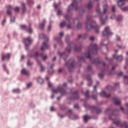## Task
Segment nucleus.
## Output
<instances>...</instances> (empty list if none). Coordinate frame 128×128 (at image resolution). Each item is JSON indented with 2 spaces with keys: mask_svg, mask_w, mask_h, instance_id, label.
I'll return each mask as SVG.
<instances>
[{
  "mask_svg": "<svg viewBox=\"0 0 128 128\" xmlns=\"http://www.w3.org/2000/svg\"><path fill=\"white\" fill-rule=\"evenodd\" d=\"M98 45L96 44H92L86 49V52L83 54L82 56H78V58L80 62H84L85 58H88L92 64H98L100 62V60L98 58L94 59L90 57V54H98Z\"/></svg>",
  "mask_w": 128,
  "mask_h": 128,
  "instance_id": "f257e3e1",
  "label": "nucleus"
},
{
  "mask_svg": "<svg viewBox=\"0 0 128 128\" xmlns=\"http://www.w3.org/2000/svg\"><path fill=\"white\" fill-rule=\"evenodd\" d=\"M86 30H90L92 28H94L96 32L98 34L100 31L98 28V25L94 21L92 20L90 17H88L87 20L86 22Z\"/></svg>",
  "mask_w": 128,
  "mask_h": 128,
  "instance_id": "f03ea898",
  "label": "nucleus"
},
{
  "mask_svg": "<svg viewBox=\"0 0 128 128\" xmlns=\"http://www.w3.org/2000/svg\"><path fill=\"white\" fill-rule=\"evenodd\" d=\"M104 4L105 5L103 6V12H100V9L99 8L96 9V12L99 14L102 24H106V20H108V16H106L105 18H102L106 12V10H108V4H106V2H104Z\"/></svg>",
  "mask_w": 128,
  "mask_h": 128,
  "instance_id": "7ed1b4c3",
  "label": "nucleus"
},
{
  "mask_svg": "<svg viewBox=\"0 0 128 128\" xmlns=\"http://www.w3.org/2000/svg\"><path fill=\"white\" fill-rule=\"evenodd\" d=\"M74 64H76V62H74V58H72L68 62L66 63V65L68 66L70 72H72V70H74Z\"/></svg>",
  "mask_w": 128,
  "mask_h": 128,
  "instance_id": "20e7f679",
  "label": "nucleus"
},
{
  "mask_svg": "<svg viewBox=\"0 0 128 128\" xmlns=\"http://www.w3.org/2000/svg\"><path fill=\"white\" fill-rule=\"evenodd\" d=\"M52 92L55 94L60 92L62 96L66 94V90H64L62 88L58 87L57 88H54L52 90Z\"/></svg>",
  "mask_w": 128,
  "mask_h": 128,
  "instance_id": "39448f33",
  "label": "nucleus"
},
{
  "mask_svg": "<svg viewBox=\"0 0 128 128\" xmlns=\"http://www.w3.org/2000/svg\"><path fill=\"white\" fill-rule=\"evenodd\" d=\"M34 56L36 60H38V58H40V56H41L43 60H48V56L44 55V54H40L38 52H36L34 53Z\"/></svg>",
  "mask_w": 128,
  "mask_h": 128,
  "instance_id": "423d86ee",
  "label": "nucleus"
},
{
  "mask_svg": "<svg viewBox=\"0 0 128 128\" xmlns=\"http://www.w3.org/2000/svg\"><path fill=\"white\" fill-rule=\"evenodd\" d=\"M74 8H76V10H78V2L76 0H74L72 3L69 6L68 8V12H70V10H72Z\"/></svg>",
  "mask_w": 128,
  "mask_h": 128,
  "instance_id": "0eeeda50",
  "label": "nucleus"
},
{
  "mask_svg": "<svg viewBox=\"0 0 128 128\" xmlns=\"http://www.w3.org/2000/svg\"><path fill=\"white\" fill-rule=\"evenodd\" d=\"M102 34L104 36H112V34H114V32L110 31V27L107 26L103 31Z\"/></svg>",
  "mask_w": 128,
  "mask_h": 128,
  "instance_id": "6e6552de",
  "label": "nucleus"
},
{
  "mask_svg": "<svg viewBox=\"0 0 128 128\" xmlns=\"http://www.w3.org/2000/svg\"><path fill=\"white\" fill-rule=\"evenodd\" d=\"M47 42H48V38L46 37L45 38V42L42 43L41 47V50H48L50 48V46L46 44Z\"/></svg>",
  "mask_w": 128,
  "mask_h": 128,
  "instance_id": "1a4fd4ad",
  "label": "nucleus"
},
{
  "mask_svg": "<svg viewBox=\"0 0 128 128\" xmlns=\"http://www.w3.org/2000/svg\"><path fill=\"white\" fill-rule=\"evenodd\" d=\"M72 110H70L68 111V112L66 113V114H70L69 116L70 118H71V120H78V118H79L78 116V115H74L72 114Z\"/></svg>",
  "mask_w": 128,
  "mask_h": 128,
  "instance_id": "9d476101",
  "label": "nucleus"
},
{
  "mask_svg": "<svg viewBox=\"0 0 128 128\" xmlns=\"http://www.w3.org/2000/svg\"><path fill=\"white\" fill-rule=\"evenodd\" d=\"M100 82H97V84L95 86H94V90L92 92L93 96H92L93 100H96L98 92H96V88H98V85L99 84Z\"/></svg>",
  "mask_w": 128,
  "mask_h": 128,
  "instance_id": "9b49d317",
  "label": "nucleus"
},
{
  "mask_svg": "<svg viewBox=\"0 0 128 128\" xmlns=\"http://www.w3.org/2000/svg\"><path fill=\"white\" fill-rule=\"evenodd\" d=\"M32 40L30 38L28 37L24 39V44H25V46L26 48H28L32 44Z\"/></svg>",
  "mask_w": 128,
  "mask_h": 128,
  "instance_id": "f8f14e48",
  "label": "nucleus"
},
{
  "mask_svg": "<svg viewBox=\"0 0 128 128\" xmlns=\"http://www.w3.org/2000/svg\"><path fill=\"white\" fill-rule=\"evenodd\" d=\"M114 58H115V60H116L118 62H122V59L124 58L122 57V55H117L116 54H114L113 55Z\"/></svg>",
  "mask_w": 128,
  "mask_h": 128,
  "instance_id": "ddd939ff",
  "label": "nucleus"
},
{
  "mask_svg": "<svg viewBox=\"0 0 128 128\" xmlns=\"http://www.w3.org/2000/svg\"><path fill=\"white\" fill-rule=\"evenodd\" d=\"M108 44H110V40H108V39L102 40L101 41L100 44L101 46H108Z\"/></svg>",
  "mask_w": 128,
  "mask_h": 128,
  "instance_id": "4468645a",
  "label": "nucleus"
},
{
  "mask_svg": "<svg viewBox=\"0 0 128 128\" xmlns=\"http://www.w3.org/2000/svg\"><path fill=\"white\" fill-rule=\"evenodd\" d=\"M91 110L94 112H96V114H100L102 112V110L94 106H92Z\"/></svg>",
  "mask_w": 128,
  "mask_h": 128,
  "instance_id": "2eb2a0df",
  "label": "nucleus"
},
{
  "mask_svg": "<svg viewBox=\"0 0 128 128\" xmlns=\"http://www.w3.org/2000/svg\"><path fill=\"white\" fill-rule=\"evenodd\" d=\"M10 58V54H7L2 56V60H8Z\"/></svg>",
  "mask_w": 128,
  "mask_h": 128,
  "instance_id": "dca6fc26",
  "label": "nucleus"
},
{
  "mask_svg": "<svg viewBox=\"0 0 128 128\" xmlns=\"http://www.w3.org/2000/svg\"><path fill=\"white\" fill-rule=\"evenodd\" d=\"M100 96H103L104 98H110V94H108L106 92L102 90L100 93Z\"/></svg>",
  "mask_w": 128,
  "mask_h": 128,
  "instance_id": "f3484780",
  "label": "nucleus"
},
{
  "mask_svg": "<svg viewBox=\"0 0 128 128\" xmlns=\"http://www.w3.org/2000/svg\"><path fill=\"white\" fill-rule=\"evenodd\" d=\"M126 4V0H119L118 2V6L122 8Z\"/></svg>",
  "mask_w": 128,
  "mask_h": 128,
  "instance_id": "a211bd4d",
  "label": "nucleus"
},
{
  "mask_svg": "<svg viewBox=\"0 0 128 128\" xmlns=\"http://www.w3.org/2000/svg\"><path fill=\"white\" fill-rule=\"evenodd\" d=\"M113 100L115 104H116V106H120V100H118L117 97L114 98Z\"/></svg>",
  "mask_w": 128,
  "mask_h": 128,
  "instance_id": "6ab92c4d",
  "label": "nucleus"
},
{
  "mask_svg": "<svg viewBox=\"0 0 128 128\" xmlns=\"http://www.w3.org/2000/svg\"><path fill=\"white\" fill-rule=\"evenodd\" d=\"M13 10L12 7L10 6H7V12L6 14H12V10Z\"/></svg>",
  "mask_w": 128,
  "mask_h": 128,
  "instance_id": "aec40b11",
  "label": "nucleus"
},
{
  "mask_svg": "<svg viewBox=\"0 0 128 128\" xmlns=\"http://www.w3.org/2000/svg\"><path fill=\"white\" fill-rule=\"evenodd\" d=\"M109 118L112 120H118V116L112 114L111 116H109Z\"/></svg>",
  "mask_w": 128,
  "mask_h": 128,
  "instance_id": "412c9836",
  "label": "nucleus"
},
{
  "mask_svg": "<svg viewBox=\"0 0 128 128\" xmlns=\"http://www.w3.org/2000/svg\"><path fill=\"white\" fill-rule=\"evenodd\" d=\"M46 24V20H44L43 22L40 24L39 28L40 30H44V25Z\"/></svg>",
  "mask_w": 128,
  "mask_h": 128,
  "instance_id": "4be33fe9",
  "label": "nucleus"
},
{
  "mask_svg": "<svg viewBox=\"0 0 128 128\" xmlns=\"http://www.w3.org/2000/svg\"><path fill=\"white\" fill-rule=\"evenodd\" d=\"M90 118V116H88V115H85L83 116V120L84 122H86Z\"/></svg>",
  "mask_w": 128,
  "mask_h": 128,
  "instance_id": "5701e85b",
  "label": "nucleus"
},
{
  "mask_svg": "<svg viewBox=\"0 0 128 128\" xmlns=\"http://www.w3.org/2000/svg\"><path fill=\"white\" fill-rule=\"evenodd\" d=\"M87 80H88V86H92V82L91 80L92 77L90 76H87Z\"/></svg>",
  "mask_w": 128,
  "mask_h": 128,
  "instance_id": "b1692460",
  "label": "nucleus"
},
{
  "mask_svg": "<svg viewBox=\"0 0 128 128\" xmlns=\"http://www.w3.org/2000/svg\"><path fill=\"white\" fill-rule=\"evenodd\" d=\"M74 50L75 52H80V50H82V46L76 45V46L74 47Z\"/></svg>",
  "mask_w": 128,
  "mask_h": 128,
  "instance_id": "393cba45",
  "label": "nucleus"
},
{
  "mask_svg": "<svg viewBox=\"0 0 128 128\" xmlns=\"http://www.w3.org/2000/svg\"><path fill=\"white\" fill-rule=\"evenodd\" d=\"M54 64H51L50 68L48 70V72L50 74L54 73V70L52 69V68H54Z\"/></svg>",
  "mask_w": 128,
  "mask_h": 128,
  "instance_id": "a878e982",
  "label": "nucleus"
},
{
  "mask_svg": "<svg viewBox=\"0 0 128 128\" xmlns=\"http://www.w3.org/2000/svg\"><path fill=\"white\" fill-rule=\"evenodd\" d=\"M22 74H25L26 76H30V73L26 69H23L22 70Z\"/></svg>",
  "mask_w": 128,
  "mask_h": 128,
  "instance_id": "bb28decb",
  "label": "nucleus"
},
{
  "mask_svg": "<svg viewBox=\"0 0 128 128\" xmlns=\"http://www.w3.org/2000/svg\"><path fill=\"white\" fill-rule=\"evenodd\" d=\"M71 50H72V44H70L67 46L66 48V52H70Z\"/></svg>",
  "mask_w": 128,
  "mask_h": 128,
  "instance_id": "cd10ccee",
  "label": "nucleus"
},
{
  "mask_svg": "<svg viewBox=\"0 0 128 128\" xmlns=\"http://www.w3.org/2000/svg\"><path fill=\"white\" fill-rule=\"evenodd\" d=\"M73 96L74 97V98H80V96H78V92H76L73 94Z\"/></svg>",
  "mask_w": 128,
  "mask_h": 128,
  "instance_id": "c85d7f7f",
  "label": "nucleus"
},
{
  "mask_svg": "<svg viewBox=\"0 0 128 128\" xmlns=\"http://www.w3.org/2000/svg\"><path fill=\"white\" fill-rule=\"evenodd\" d=\"M58 54L60 56V58H62L64 60V56H66V54L64 52L60 53V52H58Z\"/></svg>",
  "mask_w": 128,
  "mask_h": 128,
  "instance_id": "c756f323",
  "label": "nucleus"
},
{
  "mask_svg": "<svg viewBox=\"0 0 128 128\" xmlns=\"http://www.w3.org/2000/svg\"><path fill=\"white\" fill-rule=\"evenodd\" d=\"M124 82L125 84H128V76H124Z\"/></svg>",
  "mask_w": 128,
  "mask_h": 128,
  "instance_id": "7c9ffc66",
  "label": "nucleus"
},
{
  "mask_svg": "<svg viewBox=\"0 0 128 128\" xmlns=\"http://www.w3.org/2000/svg\"><path fill=\"white\" fill-rule=\"evenodd\" d=\"M38 82L39 84H43L44 83V80H42V78L40 77L38 78Z\"/></svg>",
  "mask_w": 128,
  "mask_h": 128,
  "instance_id": "2f4dec72",
  "label": "nucleus"
},
{
  "mask_svg": "<svg viewBox=\"0 0 128 128\" xmlns=\"http://www.w3.org/2000/svg\"><path fill=\"white\" fill-rule=\"evenodd\" d=\"M82 28V24L80 23V22H78V25H77V28L78 30H80V28Z\"/></svg>",
  "mask_w": 128,
  "mask_h": 128,
  "instance_id": "473e14b6",
  "label": "nucleus"
},
{
  "mask_svg": "<svg viewBox=\"0 0 128 128\" xmlns=\"http://www.w3.org/2000/svg\"><path fill=\"white\" fill-rule=\"evenodd\" d=\"M22 13L24 14V12H26V4L24 3H22Z\"/></svg>",
  "mask_w": 128,
  "mask_h": 128,
  "instance_id": "72a5a7b5",
  "label": "nucleus"
},
{
  "mask_svg": "<svg viewBox=\"0 0 128 128\" xmlns=\"http://www.w3.org/2000/svg\"><path fill=\"white\" fill-rule=\"evenodd\" d=\"M66 26V22H63L60 23V28H64V26Z\"/></svg>",
  "mask_w": 128,
  "mask_h": 128,
  "instance_id": "f704fd0d",
  "label": "nucleus"
},
{
  "mask_svg": "<svg viewBox=\"0 0 128 128\" xmlns=\"http://www.w3.org/2000/svg\"><path fill=\"white\" fill-rule=\"evenodd\" d=\"M12 92L14 94H19V92H20V89H14L12 90Z\"/></svg>",
  "mask_w": 128,
  "mask_h": 128,
  "instance_id": "c9c22d12",
  "label": "nucleus"
},
{
  "mask_svg": "<svg viewBox=\"0 0 128 128\" xmlns=\"http://www.w3.org/2000/svg\"><path fill=\"white\" fill-rule=\"evenodd\" d=\"M120 120H118L116 122H114L113 124H116V126H120Z\"/></svg>",
  "mask_w": 128,
  "mask_h": 128,
  "instance_id": "e433bc0d",
  "label": "nucleus"
},
{
  "mask_svg": "<svg viewBox=\"0 0 128 128\" xmlns=\"http://www.w3.org/2000/svg\"><path fill=\"white\" fill-rule=\"evenodd\" d=\"M90 91L88 90L85 93H84L86 98H90V95H88Z\"/></svg>",
  "mask_w": 128,
  "mask_h": 128,
  "instance_id": "4c0bfd02",
  "label": "nucleus"
},
{
  "mask_svg": "<svg viewBox=\"0 0 128 128\" xmlns=\"http://www.w3.org/2000/svg\"><path fill=\"white\" fill-rule=\"evenodd\" d=\"M54 40H57V42H60V44H62V37H60L59 38L56 37Z\"/></svg>",
  "mask_w": 128,
  "mask_h": 128,
  "instance_id": "58836bf2",
  "label": "nucleus"
},
{
  "mask_svg": "<svg viewBox=\"0 0 128 128\" xmlns=\"http://www.w3.org/2000/svg\"><path fill=\"white\" fill-rule=\"evenodd\" d=\"M2 66H3V68H4V70H6V72L7 74H8V71L6 69V64H4Z\"/></svg>",
  "mask_w": 128,
  "mask_h": 128,
  "instance_id": "ea45409f",
  "label": "nucleus"
},
{
  "mask_svg": "<svg viewBox=\"0 0 128 128\" xmlns=\"http://www.w3.org/2000/svg\"><path fill=\"white\" fill-rule=\"evenodd\" d=\"M118 48H121V50H124L126 48V46H118L117 45Z\"/></svg>",
  "mask_w": 128,
  "mask_h": 128,
  "instance_id": "a19ab883",
  "label": "nucleus"
},
{
  "mask_svg": "<svg viewBox=\"0 0 128 128\" xmlns=\"http://www.w3.org/2000/svg\"><path fill=\"white\" fill-rule=\"evenodd\" d=\"M87 8H88V10H90V8H92V2H90L88 4Z\"/></svg>",
  "mask_w": 128,
  "mask_h": 128,
  "instance_id": "79ce46f5",
  "label": "nucleus"
},
{
  "mask_svg": "<svg viewBox=\"0 0 128 128\" xmlns=\"http://www.w3.org/2000/svg\"><path fill=\"white\" fill-rule=\"evenodd\" d=\"M122 20V16H119L118 18H117V20L118 22H120V20Z\"/></svg>",
  "mask_w": 128,
  "mask_h": 128,
  "instance_id": "37998d69",
  "label": "nucleus"
},
{
  "mask_svg": "<svg viewBox=\"0 0 128 128\" xmlns=\"http://www.w3.org/2000/svg\"><path fill=\"white\" fill-rule=\"evenodd\" d=\"M105 114H112V110L110 109H107L105 112Z\"/></svg>",
  "mask_w": 128,
  "mask_h": 128,
  "instance_id": "c03bdc74",
  "label": "nucleus"
},
{
  "mask_svg": "<svg viewBox=\"0 0 128 128\" xmlns=\"http://www.w3.org/2000/svg\"><path fill=\"white\" fill-rule=\"evenodd\" d=\"M14 12H20V8L19 7H16L14 8Z\"/></svg>",
  "mask_w": 128,
  "mask_h": 128,
  "instance_id": "a18cd8bd",
  "label": "nucleus"
},
{
  "mask_svg": "<svg viewBox=\"0 0 128 128\" xmlns=\"http://www.w3.org/2000/svg\"><path fill=\"white\" fill-rule=\"evenodd\" d=\"M20 28L22 30H24L26 29V25H21Z\"/></svg>",
  "mask_w": 128,
  "mask_h": 128,
  "instance_id": "49530a36",
  "label": "nucleus"
},
{
  "mask_svg": "<svg viewBox=\"0 0 128 128\" xmlns=\"http://www.w3.org/2000/svg\"><path fill=\"white\" fill-rule=\"evenodd\" d=\"M40 68H41V72L44 71V66L42 64H40Z\"/></svg>",
  "mask_w": 128,
  "mask_h": 128,
  "instance_id": "de8ad7c7",
  "label": "nucleus"
},
{
  "mask_svg": "<svg viewBox=\"0 0 128 128\" xmlns=\"http://www.w3.org/2000/svg\"><path fill=\"white\" fill-rule=\"evenodd\" d=\"M10 20L11 22H16V18L14 17H12Z\"/></svg>",
  "mask_w": 128,
  "mask_h": 128,
  "instance_id": "09e8293b",
  "label": "nucleus"
},
{
  "mask_svg": "<svg viewBox=\"0 0 128 128\" xmlns=\"http://www.w3.org/2000/svg\"><path fill=\"white\" fill-rule=\"evenodd\" d=\"M122 10H124V12H126V10H128V6H126V7H124V8H122Z\"/></svg>",
  "mask_w": 128,
  "mask_h": 128,
  "instance_id": "8fccbe9b",
  "label": "nucleus"
},
{
  "mask_svg": "<svg viewBox=\"0 0 128 128\" xmlns=\"http://www.w3.org/2000/svg\"><path fill=\"white\" fill-rule=\"evenodd\" d=\"M107 90H113V88L112 86H107Z\"/></svg>",
  "mask_w": 128,
  "mask_h": 128,
  "instance_id": "3c124183",
  "label": "nucleus"
},
{
  "mask_svg": "<svg viewBox=\"0 0 128 128\" xmlns=\"http://www.w3.org/2000/svg\"><path fill=\"white\" fill-rule=\"evenodd\" d=\"M98 76L100 78H104V74L103 73L99 74Z\"/></svg>",
  "mask_w": 128,
  "mask_h": 128,
  "instance_id": "603ef678",
  "label": "nucleus"
},
{
  "mask_svg": "<svg viewBox=\"0 0 128 128\" xmlns=\"http://www.w3.org/2000/svg\"><path fill=\"white\" fill-rule=\"evenodd\" d=\"M40 38H44V34H42L39 35Z\"/></svg>",
  "mask_w": 128,
  "mask_h": 128,
  "instance_id": "864d4df0",
  "label": "nucleus"
},
{
  "mask_svg": "<svg viewBox=\"0 0 128 128\" xmlns=\"http://www.w3.org/2000/svg\"><path fill=\"white\" fill-rule=\"evenodd\" d=\"M68 40H70V36H66V38H65V40H66V42H68Z\"/></svg>",
  "mask_w": 128,
  "mask_h": 128,
  "instance_id": "5fc2aeb1",
  "label": "nucleus"
},
{
  "mask_svg": "<svg viewBox=\"0 0 128 128\" xmlns=\"http://www.w3.org/2000/svg\"><path fill=\"white\" fill-rule=\"evenodd\" d=\"M32 84L30 82L27 84V87L28 88H32Z\"/></svg>",
  "mask_w": 128,
  "mask_h": 128,
  "instance_id": "6e6d98bb",
  "label": "nucleus"
},
{
  "mask_svg": "<svg viewBox=\"0 0 128 128\" xmlns=\"http://www.w3.org/2000/svg\"><path fill=\"white\" fill-rule=\"evenodd\" d=\"M48 88H52V84L50 82H48Z\"/></svg>",
  "mask_w": 128,
  "mask_h": 128,
  "instance_id": "4d7b16f0",
  "label": "nucleus"
},
{
  "mask_svg": "<svg viewBox=\"0 0 128 128\" xmlns=\"http://www.w3.org/2000/svg\"><path fill=\"white\" fill-rule=\"evenodd\" d=\"M28 4H34V2L33 1H31L30 0H28Z\"/></svg>",
  "mask_w": 128,
  "mask_h": 128,
  "instance_id": "13d9d810",
  "label": "nucleus"
},
{
  "mask_svg": "<svg viewBox=\"0 0 128 128\" xmlns=\"http://www.w3.org/2000/svg\"><path fill=\"white\" fill-rule=\"evenodd\" d=\"M74 108H80V106H78V104H76L74 106Z\"/></svg>",
  "mask_w": 128,
  "mask_h": 128,
  "instance_id": "bf43d9fd",
  "label": "nucleus"
},
{
  "mask_svg": "<svg viewBox=\"0 0 128 128\" xmlns=\"http://www.w3.org/2000/svg\"><path fill=\"white\" fill-rule=\"evenodd\" d=\"M124 76V73L122 72L118 74V76Z\"/></svg>",
  "mask_w": 128,
  "mask_h": 128,
  "instance_id": "052dcab7",
  "label": "nucleus"
},
{
  "mask_svg": "<svg viewBox=\"0 0 128 128\" xmlns=\"http://www.w3.org/2000/svg\"><path fill=\"white\" fill-rule=\"evenodd\" d=\"M58 16H60L62 14V11L60 10H59L57 12Z\"/></svg>",
  "mask_w": 128,
  "mask_h": 128,
  "instance_id": "680f3d73",
  "label": "nucleus"
},
{
  "mask_svg": "<svg viewBox=\"0 0 128 128\" xmlns=\"http://www.w3.org/2000/svg\"><path fill=\"white\" fill-rule=\"evenodd\" d=\"M116 40L118 42H120V36H117Z\"/></svg>",
  "mask_w": 128,
  "mask_h": 128,
  "instance_id": "e2e57ef3",
  "label": "nucleus"
},
{
  "mask_svg": "<svg viewBox=\"0 0 128 128\" xmlns=\"http://www.w3.org/2000/svg\"><path fill=\"white\" fill-rule=\"evenodd\" d=\"M94 36H92L90 38V40H94Z\"/></svg>",
  "mask_w": 128,
  "mask_h": 128,
  "instance_id": "0e129e2a",
  "label": "nucleus"
},
{
  "mask_svg": "<svg viewBox=\"0 0 128 128\" xmlns=\"http://www.w3.org/2000/svg\"><path fill=\"white\" fill-rule=\"evenodd\" d=\"M116 18V16L114 14L112 15L111 17H110V19L111 20H114Z\"/></svg>",
  "mask_w": 128,
  "mask_h": 128,
  "instance_id": "69168bd1",
  "label": "nucleus"
},
{
  "mask_svg": "<svg viewBox=\"0 0 128 128\" xmlns=\"http://www.w3.org/2000/svg\"><path fill=\"white\" fill-rule=\"evenodd\" d=\"M28 32L29 34H32V29L31 28H30L28 30Z\"/></svg>",
  "mask_w": 128,
  "mask_h": 128,
  "instance_id": "338daca9",
  "label": "nucleus"
},
{
  "mask_svg": "<svg viewBox=\"0 0 128 128\" xmlns=\"http://www.w3.org/2000/svg\"><path fill=\"white\" fill-rule=\"evenodd\" d=\"M48 30H52V26H50V24L49 26H48Z\"/></svg>",
  "mask_w": 128,
  "mask_h": 128,
  "instance_id": "774afa93",
  "label": "nucleus"
}]
</instances>
